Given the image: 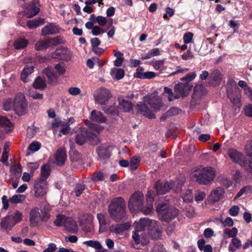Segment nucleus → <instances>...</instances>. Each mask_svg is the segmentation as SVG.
I'll return each instance as SVG.
<instances>
[{
    "mask_svg": "<svg viewBox=\"0 0 252 252\" xmlns=\"http://www.w3.org/2000/svg\"><path fill=\"white\" fill-rule=\"evenodd\" d=\"M126 202L122 197L113 198L108 205V213L110 218L116 222H120L126 215Z\"/></svg>",
    "mask_w": 252,
    "mask_h": 252,
    "instance_id": "f257e3e1",
    "label": "nucleus"
},
{
    "mask_svg": "<svg viewBox=\"0 0 252 252\" xmlns=\"http://www.w3.org/2000/svg\"><path fill=\"white\" fill-rule=\"evenodd\" d=\"M195 77L194 72H190L181 78V82H178L174 87L175 92L184 97L188 95L193 87L190 82Z\"/></svg>",
    "mask_w": 252,
    "mask_h": 252,
    "instance_id": "f03ea898",
    "label": "nucleus"
},
{
    "mask_svg": "<svg viewBox=\"0 0 252 252\" xmlns=\"http://www.w3.org/2000/svg\"><path fill=\"white\" fill-rule=\"evenodd\" d=\"M75 141L79 146L83 145L87 141L92 145H97L99 142L96 134L85 127L80 128L77 132Z\"/></svg>",
    "mask_w": 252,
    "mask_h": 252,
    "instance_id": "7ed1b4c3",
    "label": "nucleus"
},
{
    "mask_svg": "<svg viewBox=\"0 0 252 252\" xmlns=\"http://www.w3.org/2000/svg\"><path fill=\"white\" fill-rule=\"evenodd\" d=\"M22 219V213L16 211L10 215H7L2 218L0 223V229L2 231L9 234L12 228Z\"/></svg>",
    "mask_w": 252,
    "mask_h": 252,
    "instance_id": "20e7f679",
    "label": "nucleus"
},
{
    "mask_svg": "<svg viewBox=\"0 0 252 252\" xmlns=\"http://www.w3.org/2000/svg\"><path fill=\"white\" fill-rule=\"evenodd\" d=\"M156 210L160 215L161 220L166 222H169L176 218L179 213L178 209L170 207L163 203L158 204Z\"/></svg>",
    "mask_w": 252,
    "mask_h": 252,
    "instance_id": "39448f33",
    "label": "nucleus"
},
{
    "mask_svg": "<svg viewBox=\"0 0 252 252\" xmlns=\"http://www.w3.org/2000/svg\"><path fill=\"white\" fill-rule=\"evenodd\" d=\"M65 71L63 66L61 64H56L54 68L47 67L45 68L42 73L44 74L48 78V82L50 84L55 85L57 83L58 80V75L56 72L60 75H63Z\"/></svg>",
    "mask_w": 252,
    "mask_h": 252,
    "instance_id": "423d86ee",
    "label": "nucleus"
},
{
    "mask_svg": "<svg viewBox=\"0 0 252 252\" xmlns=\"http://www.w3.org/2000/svg\"><path fill=\"white\" fill-rule=\"evenodd\" d=\"M13 107L15 113L22 116L27 111L28 104L25 95L22 93L17 94L13 99Z\"/></svg>",
    "mask_w": 252,
    "mask_h": 252,
    "instance_id": "0eeeda50",
    "label": "nucleus"
},
{
    "mask_svg": "<svg viewBox=\"0 0 252 252\" xmlns=\"http://www.w3.org/2000/svg\"><path fill=\"white\" fill-rule=\"evenodd\" d=\"M143 202V194L140 191H136L129 198L128 204V208L131 211H138L142 208Z\"/></svg>",
    "mask_w": 252,
    "mask_h": 252,
    "instance_id": "6e6552de",
    "label": "nucleus"
},
{
    "mask_svg": "<svg viewBox=\"0 0 252 252\" xmlns=\"http://www.w3.org/2000/svg\"><path fill=\"white\" fill-rule=\"evenodd\" d=\"M112 96L111 93L108 89L100 88L97 89L94 97L95 102L100 104L104 105L107 103Z\"/></svg>",
    "mask_w": 252,
    "mask_h": 252,
    "instance_id": "1a4fd4ad",
    "label": "nucleus"
},
{
    "mask_svg": "<svg viewBox=\"0 0 252 252\" xmlns=\"http://www.w3.org/2000/svg\"><path fill=\"white\" fill-rule=\"evenodd\" d=\"M33 190L36 197L41 198L47 193V185L45 180L39 178L34 182Z\"/></svg>",
    "mask_w": 252,
    "mask_h": 252,
    "instance_id": "9d476101",
    "label": "nucleus"
},
{
    "mask_svg": "<svg viewBox=\"0 0 252 252\" xmlns=\"http://www.w3.org/2000/svg\"><path fill=\"white\" fill-rule=\"evenodd\" d=\"M41 4L40 0H32L25 5L27 10V17L32 18L36 15L40 11Z\"/></svg>",
    "mask_w": 252,
    "mask_h": 252,
    "instance_id": "9b49d317",
    "label": "nucleus"
},
{
    "mask_svg": "<svg viewBox=\"0 0 252 252\" xmlns=\"http://www.w3.org/2000/svg\"><path fill=\"white\" fill-rule=\"evenodd\" d=\"M96 152L98 160L108 159L112 155V147L106 144H101L96 147Z\"/></svg>",
    "mask_w": 252,
    "mask_h": 252,
    "instance_id": "f8f14e48",
    "label": "nucleus"
},
{
    "mask_svg": "<svg viewBox=\"0 0 252 252\" xmlns=\"http://www.w3.org/2000/svg\"><path fill=\"white\" fill-rule=\"evenodd\" d=\"M148 232L152 239L157 240L160 238L162 230L160 227L155 221H152L150 226L148 227Z\"/></svg>",
    "mask_w": 252,
    "mask_h": 252,
    "instance_id": "ddd939ff",
    "label": "nucleus"
},
{
    "mask_svg": "<svg viewBox=\"0 0 252 252\" xmlns=\"http://www.w3.org/2000/svg\"><path fill=\"white\" fill-rule=\"evenodd\" d=\"M136 107L140 113L146 117L150 119L155 118V114L149 104L140 102L137 104Z\"/></svg>",
    "mask_w": 252,
    "mask_h": 252,
    "instance_id": "4468645a",
    "label": "nucleus"
},
{
    "mask_svg": "<svg viewBox=\"0 0 252 252\" xmlns=\"http://www.w3.org/2000/svg\"><path fill=\"white\" fill-rule=\"evenodd\" d=\"M41 220V214L37 208L32 209L30 213V221L31 227H35L38 225Z\"/></svg>",
    "mask_w": 252,
    "mask_h": 252,
    "instance_id": "2eb2a0df",
    "label": "nucleus"
},
{
    "mask_svg": "<svg viewBox=\"0 0 252 252\" xmlns=\"http://www.w3.org/2000/svg\"><path fill=\"white\" fill-rule=\"evenodd\" d=\"M228 155L232 160L236 163L239 164L241 166V162H244V157L241 153L234 149H230L228 151Z\"/></svg>",
    "mask_w": 252,
    "mask_h": 252,
    "instance_id": "dca6fc26",
    "label": "nucleus"
},
{
    "mask_svg": "<svg viewBox=\"0 0 252 252\" xmlns=\"http://www.w3.org/2000/svg\"><path fill=\"white\" fill-rule=\"evenodd\" d=\"M53 129L61 126L60 132L63 135L68 134L70 130V126L65 123V121H62L59 119H55L52 124Z\"/></svg>",
    "mask_w": 252,
    "mask_h": 252,
    "instance_id": "f3484780",
    "label": "nucleus"
},
{
    "mask_svg": "<svg viewBox=\"0 0 252 252\" xmlns=\"http://www.w3.org/2000/svg\"><path fill=\"white\" fill-rule=\"evenodd\" d=\"M55 163L57 165H63L66 159V151L64 148L58 149L55 154Z\"/></svg>",
    "mask_w": 252,
    "mask_h": 252,
    "instance_id": "a211bd4d",
    "label": "nucleus"
},
{
    "mask_svg": "<svg viewBox=\"0 0 252 252\" xmlns=\"http://www.w3.org/2000/svg\"><path fill=\"white\" fill-rule=\"evenodd\" d=\"M192 177L198 183L205 185V167L202 165L194 170Z\"/></svg>",
    "mask_w": 252,
    "mask_h": 252,
    "instance_id": "6ab92c4d",
    "label": "nucleus"
},
{
    "mask_svg": "<svg viewBox=\"0 0 252 252\" xmlns=\"http://www.w3.org/2000/svg\"><path fill=\"white\" fill-rule=\"evenodd\" d=\"M171 188L172 187L170 186V184L168 182L162 183L159 181H157L155 184V189H156L158 194H164Z\"/></svg>",
    "mask_w": 252,
    "mask_h": 252,
    "instance_id": "aec40b11",
    "label": "nucleus"
},
{
    "mask_svg": "<svg viewBox=\"0 0 252 252\" xmlns=\"http://www.w3.org/2000/svg\"><path fill=\"white\" fill-rule=\"evenodd\" d=\"M90 119L92 122L99 124L104 123L106 122L107 118L103 114L96 110H93L90 115Z\"/></svg>",
    "mask_w": 252,
    "mask_h": 252,
    "instance_id": "412c9836",
    "label": "nucleus"
},
{
    "mask_svg": "<svg viewBox=\"0 0 252 252\" xmlns=\"http://www.w3.org/2000/svg\"><path fill=\"white\" fill-rule=\"evenodd\" d=\"M221 78V74L220 71L215 70L208 78V82L211 86H216L220 84Z\"/></svg>",
    "mask_w": 252,
    "mask_h": 252,
    "instance_id": "4be33fe9",
    "label": "nucleus"
},
{
    "mask_svg": "<svg viewBox=\"0 0 252 252\" xmlns=\"http://www.w3.org/2000/svg\"><path fill=\"white\" fill-rule=\"evenodd\" d=\"M222 193V189L220 188L213 190L208 197V202L210 203H214L218 201Z\"/></svg>",
    "mask_w": 252,
    "mask_h": 252,
    "instance_id": "5701e85b",
    "label": "nucleus"
},
{
    "mask_svg": "<svg viewBox=\"0 0 252 252\" xmlns=\"http://www.w3.org/2000/svg\"><path fill=\"white\" fill-rule=\"evenodd\" d=\"M60 32V29L58 26L50 24L45 26L41 31L42 35L55 34Z\"/></svg>",
    "mask_w": 252,
    "mask_h": 252,
    "instance_id": "b1692460",
    "label": "nucleus"
},
{
    "mask_svg": "<svg viewBox=\"0 0 252 252\" xmlns=\"http://www.w3.org/2000/svg\"><path fill=\"white\" fill-rule=\"evenodd\" d=\"M205 93L204 86L202 84H196L194 89L192 95V98L197 100L203 95Z\"/></svg>",
    "mask_w": 252,
    "mask_h": 252,
    "instance_id": "393cba45",
    "label": "nucleus"
},
{
    "mask_svg": "<svg viewBox=\"0 0 252 252\" xmlns=\"http://www.w3.org/2000/svg\"><path fill=\"white\" fill-rule=\"evenodd\" d=\"M152 220L148 218L141 219L139 221L135 222V230L136 231H142L145 230L147 227L150 226L152 222Z\"/></svg>",
    "mask_w": 252,
    "mask_h": 252,
    "instance_id": "a878e982",
    "label": "nucleus"
},
{
    "mask_svg": "<svg viewBox=\"0 0 252 252\" xmlns=\"http://www.w3.org/2000/svg\"><path fill=\"white\" fill-rule=\"evenodd\" d=\"M217 175L216 169L212 166L206 167V185L212 183Z\"/></svg>",
    "mask_w": 252,
    "mask_h": 252,
    "instance_id": "bb28decb",
    "label": "nucleus"
},
{
    "mask_svg": "<svg viewBox=\"0 0 252 252\" xmlns=\"http://www.w3.org/2000/svg\"><path fill=\"white\" fill-rule=\"evenodd\" d=\"M32 87L35 89L44 90L46 87L45 79H42L40 76L37 77L32 84Z\"/></svg>",
    "mask_w": 252,
    "mask_h": 252,
    "instance_id": "cd10ccee",
    "label": "nucleus"
},
{
    "mask_svg": "<svg viewBox=\"0 0 252 252\" xmlns=\"http://www.w3.org/2000/svg\"><path fill=\"white\" fill-rule=\"evenodd\" d=\"M50 45V40L48 38L45 40H39L35 44L34 49L36 51H42L48 48Z\"/></svg>",
    "mask_w": 252,
    "mask_h": 252,
    "instance_id": "c85d7f7f",
    "label": "nucleus"
},
{
    "mask_svg": "<svg viewBox=\"0 0 252 252\" xmlns=\"http://www.w3.org/2000/svg\"><path fill=\"white\" fill-rule=\"evenodd\" d=\"M44 23V19L41 18H35L32 20L28 21L27 26L30 29H34L40 25Z\"/></svg>",
    "mask_w": 252,
    "mask_h": 252,
    "instance_id": "c756f323",
    "label": "nucleus"
},
{
    "mask_svg": "<svg viewBox=\"0 0 252 252\" xmlns=\"http://www.w3.org/2000/svg\"><path fill=\"white\" fill-rule=\"evenodd\" d=\"M131 226V224L129 222H126L122 224H117L114 230L110 229L111 232H114L116 234H121L125 231L128 229Z\"/></svg>",
    "mask_w": 252,
    "mask_h": 252,
    "instance_id": "7c9ffc66",
    "label": "nucleus"
},
{
    "mask_svg": "<svg viewBox=\"0 0 252 252\" xmlns=\"http://www.w3.org/2000/svg\"><path fill=\"white\" fill-rule=\"evenodd\" d=\"M67 48L63 46L58 47L56 51L52 54V57L55 59L59 60H63L64 57L63 56L66 54Z\"/></svg>",
    "mask_w": 252,
    "mask_h": 252,
    "instance_id": "2f4dec72",
    "label": "nucleus"
},
{
    "mask_svg": "<svg viewBox=\"0 0 252 252\" xmlns=\"http://www.w3.org/2000/svg\"><path fill=\"white\" fill-rule=\"evenodd\" d=\"M34 70V67L32 65H26L21 74V80L24 82H26L27 77L32 73L33 72Z\"/></svg>",
    "mask_w": 252,
    "mask_h": 252,
    "instance_id": "473e14b6",
    "label": "nucleus"
},
{
    "mask_svg": "<svg viewBox=\"0 0 252 252\" xmlns=\"http://www.w3.org/2000/svg\"><path fill=\"white\" fill-rule=\"evenodd\" d=\"M29 43L28 40L24 38H19L14 42V47L16 49L19 50L26 48Z\"/></svg>",
    "mask_w": 252,
    "mask_h": 252,
    "instance_id": "72a5a7b5",
    "label": "nucleus"
},
{
    "mask_svg": "<svg viewBox=\"0 0 252 252\" xmlns=\"http://www.w3.org/2000/svg\"><path fill=\"white\" fill-rule=\"evenodd\" d=\"M69 155V158L72 162L78 161L81 157V154L72 146H70Z\"/></svg>",
    "mask_w": 252,
    "mask_h": 252,
    "instance_id": "f704fd0d",
    "label": "nucleus"
},
{
    "mask_svg": "<svg viewBox=\"0 0 252 252\" xmlns=\"http://www.w3.org/2000/svg\"><path fill=\"white\" fill-rule=\"evenodd\" d=\"M241 166L252 175V158H246L244 162H241Z\"/></svg>",
    "mask_w": 252,
    "mask_h": 252,
    "instance_id": "c9c22d12",
    "label": "nucleus"
},
{
    "mask_svg": "<svg viewBox=\"0 0 252 252\" xmlns=\"http://www.w3.org/2000/svg\"><path fill=\"white\" fill-rule=\"evenodd\" d=\"M133 104L131 102L123 99L119 102V107L120 109L123 110L124 112H129L132 108Z\"/></svg>",
    "mask_w": 252,
    "mask_h": 252,
    "instance_id": "e433bc0d",
    "label": "nucleus"
},
{
    "mask_svg": "<svg viewBox=\"0 0 252 252\" xmlns=\"http://www.w3.org/2000/svg\"><path fill=\"white\" fill-rule=\"evenodd\" d=\"M65 221V216L63 215L59 214L56 217V219L54 222V224L55 226L60 227L64 225Z\"/></svg>",
    "mask_w": 252,
    "mask_h": 252,
    "instance_id": "4c0bfd02",
    "label": "nucleus"
},
{
    "mask_svg": "<svg viewBox=\"0 0 252 252\" xmlns=\"http://www.w3.org/2000/svg\"><path fill=\"white\" fill-rule=\"evenodd\" d=\"M51 169L49 165L44 164L41 167V176L44 178L43 180H45L49 177L50 174Z\"/></svg>",
    "mask_w": 252,
    "mask_h": 252,
    "instance_id": "58836bf2",
    "label": "nucleus"
},
{
    "mask_svg": "<svg viewBox=\"0 0 252 252\" xmlns=\"http://www.w3.org/2000/svg\"><path fill=\"white\" fill-rule=\"evenodd\" d=\"M0 126L2 127H7L11 128L13 126L12 123L6 117L0 116Z\"/></svg>",
    "mask_w": 252,
    "mask_h": 252,
    "instance_id": "ea45409f",
    "label": "nucleus"
},
{
    "mask_svg": "<svg viewBox=\"0 0 252 252\" xmlns=\"http://www.w3.org/2000/svg\"><path fill=\"white\" fill-rule=\"evenodd\" d=\"M48 39L50 40V44H52V45L54 46L63 44L65 41L63 38L61 36H57L51 38H48Z\"/></svg>",
    "mask_w": 252,
    "mask_h": 252,
    "instance_id": "a19ab883",
    "label": "nucleus"
},
{
    "mask_svg": "<svg viewBox=\"0 0 252 252\" xmlns=\"http://www.w3.org/2000/svg\"><path fill=\"white\" fill-rule=\"evenodd\" d=\"M87 246L94 248L97 250H101L102 246L100 242L97 241L89 240L84 243Z\"/></svg>",
    "mask_w": 252,
    "mask_h": 252,
    "instance_id": "79ce46f5",
    "label": "nucleus"
},
{
    "mask_svg": "<svg viewBox=\"0 0 252 252\" xmlns=\"http://www.w3.org/2000/svg\"><path fill=\"white\" fill-rule=\"evenodd\" d=\"M227 91L228 97L230 99V101L232 102V103H233L234 104L238 103L240 100L238 95H236L230 90H229L228 87H227Z\"/></svg>",
    "mask_w": 252,
    "mask_h": 252,
    "instance_id": "37998d69",
    "label": "nucleus"
},
{
    "mask_svg": "<svg viewBox=\"0 0 252 252\" xmlns=\"http://www.w3.org/2000/svg\"><path fill=\"white\" fill-rule=\"evenodd\" d=\"M183 199L186 203H190L193 200V195L191 190L187 189L183 194Z\"/></svg>",
    "mask_w": 252,
    "mask_h": 252,
    "instance_id": "c03bdc74",
    "label": "nucleus"
},
{
    "mask_svg": "<svg viewBox=\"0 0 252 252\" xmlns=\"http://www.w3.org/2000/svg\"><path fill=\"white\" fill-rule=\"evenodd\" d=\"M142 208L141 209H139L138 212L140 211L145 215H149L153 210V203H148L146 206H144L143 204Z\"/></svg>",
    "mask_w": 252,
    "mask_h": 252,
    "instance_id": "a18cd8bd",
    "label": "nucleus"
},
{
    "mask_svg": "<svg viewBox=\"0 0 252 252\" xmlns=\"http://www.w3.org/2000/svg\"><path fill=\"white\" fill-rule=\"evenodd\" d=\"M13 100L11 98L5 99L2 102L3 109L5 111H9L13 106Z\"/></svg>",
    "mask_w": 252,
    "mask_h": 252,
    "instance_id": "49530a36",
    "label": "nucleus"
},
{
    "mask_svg": "<svg viewBox=\"0 0 252 252\" xmlns=\"http://www.w3.org/2000/svg\"><path fill=\"white\" fill-rule=\"evenodd\" d=\"M41 220L42 222H46L49 219L50 214L49 210L45 207L41 209Z\"/></svg>",
    "mask_w": 252,
    "mask_h": 252,
    "instance_id": "de8ad7c7",
    "label": "nucleus"
},
{
    "mask_svg": "<svg viewBox=\"0 0 252 252\" xmlns=\"http://www.w3.org/2000/svg\"><path fill=\"white\" fill-rule=\"evenodd\" d=\"M238 230L237 228L233 227L231 229L230 228H225L224 230V234L227 235L229 237L235 238L237 236Z\"/></svg>",
    "mask_w": 252,
    "mask_h": 252,
    "instance_id": "09e8293b",
    "label": "nucleus"
},
{
    "mask_svg": "<svg viewBox=\"0 0 252 252\" xmlns=\"http://www.w3.org/2000/svg\"><path fill=\"white\" fill-rule=\"evenodd\" d=\"M85 189V185L77 184L73 189V191L76 197H79Z\"/></svg>",
    "mask_w": 252,
    "mask_h": 252,
    "instance_id": "8fccbe9b",
    "label": "nucleus"
},
{
    "mask_svg": "<svg viewBox=\"0 0 252 252\" xmlns=\"http://www.w3.org/2000/svg\"><path fill=\"white\" fill-rule=\"evenodd\" d=\"M140 162V159L134 157H132L130 160L129 164L131 170H136L137 168V165Z\"/></svg>",
    "mask_w": 252,
    "mask_h": 252,
    "instance_id": "3c124183",
    "label": "nucleus"
},
{
    "mask_svg": "<svg viewBox=\"0 0 252 252\" xmlns=\"http://www.w3.org/2000/svg\"><path fill=\"white\" fill-rule=\"evenodd\" d=\"M104 174L101 171H97L94 173L91 179L94 181H102L104 180Z\"/></svg>",
    "mask_w": 252,
    "mask_h": 252,
    "instance_id": "603ef678",
    "label": "nucleus"
},
{
    "mask_svg": "<svg viewBox=\"0 0 252 252\" xmlns=\"http://www.w3.org/2000/svg\"><path fill=\"white\" fill-rule=\"evenodd\" d=\"M6 144L5 143L4 148H3V151L2 153V156L0 159V161L4 164L7 163V160H8V156H9L8 151H7L6 150Z\"/></svg>",
    "mask_w": 252,
    "mask_h": 252,
    "instance_id": "864d4df0",
    "label": "nucleus"
},
{
    "mask_svg": "<svg viewBox=\"0 0 252 252\" xmlns=\"http://www.w3.org/2000/svg\"><path fill=\"white\" fill-rule=\"evenodd\" d=\"M24 198V196L23 195H14L10 198L9 201L12 203H21Z\"/></svg>",
    "mask_w": 252,
    "mask_h": 252,
    "instance_id": "5fc2aeb1",
    "label": "nucleus"
},
{
    "mask_svg": "<svg viewBox=\"0 0 252 252\" xmlns=\"http://www.w3.org/2000/svg\"><path fill=\"white\" fill-rule=\"evenodd\" d=\"M41 147V144L37 141L32 142L29 146L28 149L30 150L35 152L38 151Z\"/></svg>",
    "mask_w": 252,
    "mask_h": 252,
    "instance_id": "6e6d98bb",
    "label": "nucleus"
},
{
    "mask_svg": "<svg viewBox=\"0 0 252 252\" xmlns=\"http://www.w3.org/2000/svg\"><path fill=\"white\" fill-rule=\"evenodd\" d=\"M156 196L155 192L154 190H149L146 194L147 203H153Z\"/></svg>",
    "mask_w": 252,
    "mask_h": 252,
    "instance_id": "4d7b16f0",
    "label": "nucleus"
},
{
    "mask_svg": "<svg viewBox=\"0 0 252 252\" xmlns=\"http://www.w3.org/2000/svg\"><path fill=\"white\" fill-rule=\"evenodd\" d=\"M143 71L144 68L142 66H138L136 69V71L134 73L133 76L135 78L143 79L145 73Z\"/></svg>",
    "mask_w": 252,
    "mask_h": 252,
    "instance_id": "13d9d810",
    "label": "nucleus"
},
{
    "mask_svg": "<svg viewBox=\"0 0 252 252\" xmlns=\"http://www.w3.org/2000/svg\"><path fill=\"white\" fill-rule=\"evenodd\" d=\"M149 105L152 109V112H153V110L156 111L159 110L161 107L160 103L158 101L154 102L153 100H151L149 101Z\"/></svg>",
    "mask_w": 252,
    "mask_h": 252,
    "instance_id": "bf43d9fd",
    "label": "nucleus"
},
{
    "mask_svg": "<svg viewBox=\"0 0 252 252\" xmlns=\"http://www.w3.org/2000/svg\"><path fill=\"white\" fill-rule=\"evenodd\" d=\"M193 33L190 32H188L185 33L183 36V41L185 44H189L191 42Z\"/></svg>",
    "mask_w": 252,
    "mask_h": 252,
    "instance_id": "052dcab7",
    "label": "nucleus"
},
{
    "mask_svg": "<svg viewBox=\"0 0 252 252\" xmlns=\"http://www.w3.org/2000/svg\"><path fill=\"white\" fill-rule=\"evenodd\" d=\"M39 163L37 162L28 163V167L30 169V173L33 175L34 171L38 168Z\"/></svg>",
    "mask_w": 252,
    "mask_h": 252,
    "instance_id": "680f3d73",
    "label": "nucleus"
},
{
    "mask_svg": "<svg viewBox=\"0 0 252 252\" xmlns=\"http://www.w3.org/2000/svg\"><path fill=\"white\" fill-rule=\"evenodd\" d=\"M109 28H110V29L107 32L108 36L110 38H113L115 32V28L113 26L112 20H111V21L109 23Z\"/></svg>",
    "mask_w": 252,
    "mask_h": 252,
    "instance_id": "e2e57ef3",
    "label": "nucleus"
},
{
    "mask_svg": "<svg viewBox=\"0 0 252 252\" xmlns=\"http://www.w3.org/2000/svg\"><path fill=\"white\" fill-rule=\"evenodd\" d=\"M239 211V208L237 205L233 206L229 210V214L233 217L237 216Z\"/></svg>",
    "mask_w": 252,
    "mask_h": 252,
    "instance_id": "0e129e2a",
    "label": "nucleus"
},
{
    "mask_svg": "<svg viewBox=\"0 0 252 252\" xmlns=\"http://www.w3.org/2000/svg\"><path fill=\"white\" fill-rule=\"evenodd\" d=\"M68 230L73 233H76L78 230L77 224L75 221L72 222L71 225L69 227H67Z\"/></svg>",
    "mask_w": 252,
    "mask_h": 252,
    "instance_id": "69168bd1",
    "label": "nucleus"
},
{
    "mask_svg": "<svg viewBox=\"0 0 252 252\" xmlns=\"http://www.w3.org/2000/svg\"><path fill=\"white\" fill-rule=\"evenodd\" d=\"M57 249V246L55 243H50L48 244V248L45 249L43 252H54Z\"/></svg>",
    "mask_w": 252,
    "mask_h": 252,
    "instance_id": "338daca9",
    "label": "nucleus"
},
{
    "mask_svg": "<svg viewBox=\"0 0 252 252\" xmlns=\"http://www.w3.org/2000/svg\"><path fill=\"white\" fill-rule=\"evenodd\" d=\"M180 110L178 108L173 107L171 108L170 109H169L166 112V113L167 115H169V116H172L178 114Z\"/></svg>",
    "mask_w": 252,
    "mask_h": 252,
    "instance_id": "774afa93",
    "label": "nucleus"
}]
</instances>
